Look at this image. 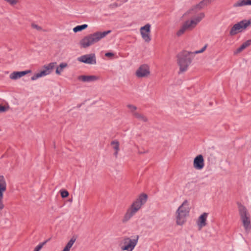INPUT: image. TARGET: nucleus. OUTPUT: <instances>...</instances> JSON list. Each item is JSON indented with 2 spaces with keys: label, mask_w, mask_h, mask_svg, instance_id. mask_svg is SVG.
<instances>
[{
  "label": "nucleus",
  "mask_w": 251,
  "mask_h": 251,
  "mask_svg": "<svg viewBox=\"0 0 251 251\" xmlns=\"http://www.w3.org/2000/svg\"><path fill=\"white\" fill-rule=\"evenodd\" d=\"M4 207V205L3 203L2 200H0V210H2Z\"/></svg>",
  "instance_id": "obj_33"
},
{
  "label": "nucleus",
  "mask_w": 251,
  "mask_h": 251,
  "mask_svg": "<svg viewBox=\"0 0 251 251\" xmlns=\"http://www.w3.org/2000/svg\"><path fill=\"white\" fill-rule=\"evenodd\" d=\"M133 116L142 122H145L148 121V118L144 115L138 112L137 113H134Z\"/></svg>",
  "instance_id": "obj_25"
},
{
  "label": "nucleus",
  "mask_w": 251,
  "mask_h": 251,
  "mask_svg": "<svg viewBox=\"0 0 251 251\" xmlns=\"http://www.w3.org/2000/svg\"><path fill=\"white\" fill-rule=\"evenodd\" d=\"M100 77L96 75H81L77 77V79L82 82H92L99 80Z\"/></svg>",
  "instance_id": "obj_13"
},
{
  "label": "nucleus",
  "mask_w": 251,
  "mask_h": 251,
  "mask_svg": "<svg viewBox=\"0 0 251 251\" xmlns=\"http://www.w3.org/2000/svg\"><path fill=\"white\" fill-rule=\"evenodd\" d=\"M47 243V241H45L42 243H40L34 249V251H40V250L43 248V246Z\"/></svg>",
  "instance_id": "obj_30"
},
{
  "label": "nucleus",
  "mask_w": 251,
  "mask_h": 251,
  "mask_svg": "<svg viewBox=\"0 0 251 251\" xmlns=\"http://www.w3.org/2000/svg\"><path fill=\"white\" fill-rule=\"evenodd\" d=\"M151 25L147 24L139 29L141 36L143 41L146 43H149L151 40Z\"/></svg>",
  "instance_id": "obj_10"
},
{
  "label": "nucleus",
  "mask_w": 251,
  "mask_h": 251,
  "mask_svg": "<svg viewBox=\"0 0 251 251\" xmlns=\"http://www.w3.org/2000/svg\"><path fill=\"white\" fill-rule=\"evenodd\" d=\"M251 25V18L244 19L234 24L229 30V35L231 36L242 32Z\"/></svg>",
  "instance_id": "obj_5"
},
{
  "label": "nucleus",
  "mask_w": 251,
  "mask_h": 251,
  "mask_svg": "<svg viewBox=\"0 0 251 251\" xmlns=\"http://www.w3.org/2000/svg\"><path fill=\"white\" fill-rule=\"evenodd\" d=\"M208 215V213L204 212L198 218L197 224L200 229L206 226V220Z\"/></svg>",
  "instance_id": "obj_15"
},
{
  "label": "nucleus",
  "mask_w": 251,
  "mask_h": 251,
  "mask_svg": "<svg viewBox=\"0 0 251 251\" xmlns=\"http://www.w3.org/2000/svg\"><path fill=\"white\" fill-rule=\"evenodd\" d=\"M239 214L241 220L247 232H249L251 229V223L249 215L248 214L246 208L240 205L239 207Z\"/></svg>",
  "instance_id": "obj_7"
},
{
  "label": "nucleus",
  "mask_w": 251,
  "mask_h": 251,
  "mask_svg": "<svg viewBox=\"0 0 251 251\" xmlns=\"http://www.w3.org/2000/svg\"><path fill=\"white\" fill-rule=\"evenodd\" d=\"M203 158H195L193 163L194 167L196 170H201L204 167Z\"/></svg>",
  "instance_id": "obj_18"
},
{
  "label": "nucleus",
  "mask_w": 251,
  "mask_h": 251,
  "mask_svg": "<svg viewBox=\"0 0 251 251\" xmlns=\"http://www.w3.org/2000/svg\"><path fill=\"white\" fill-rule=\"evenodd\" d=\"M204 14L201 13L197 16L192 18L190 19L186 20L183 24L188 29V30L191 31L194 29L198 24L202 20L204 17Z\"/></svg>",
  "instance_id": "obj_9"
},
{
  "label": "nucleus",
  "mask_w": 251,
  "mask_h": 251,
  "mask_svg": "<svg viewBox=\"0 0 251 251\" xmlns=\"http://www.w3.org/2000/svg\"><path fill=\"white\" fill-rule=\"evenodd\" d=\"M6 182L3 176H0V200H3V194L6 190Z\"/></svg>",
  "instance_id": "obj_16"
},
{
  "label": "nucleus",
  "mask_w": 251,
  "mask_h": 251,
  "mask_svg": "<svg viewBox=\"0 0 251 251\" xmlns=\"http://www.w3.org/2000/svg\"><path fill=\"white\" fill-rule=\"evenodd\" d=\"M31 73V70H27L21 72H13L9 75V78L12 80H16L21 78L24 75Z\"/></svg>",
  "instance_id": "obj_14"
},
{
  "label": "nucleus",
  "mask_w": 251,
  "mask_h": 251,
  "mask_svg": "<svg viewBox=\"0 0 251 251\" xmlns=\"http://www.w3.org/2000/svg\"><path fill=\"white\" fill-rule=\"evenodd\" d=\"M56 64V62H51L48 64V65H44L43 67V69L42 70H41L39 72L35 74L33 76H31V80L34 81L39 78L50 75L51 73Z\"/></svg>",
  "instance_id": "obj_8"
},
{
  "label": "nucleus",
  "mask_w": 251,
  "mask_h": 251,
  "mask_svg": "<svg viewBox=\"0 0 251 251\" xmlns=\"http://www.w3.org/2000/svg\"><path fill=\"white\" fill-rule=\"evenodd\" d=\"M251 5V0H238L233 4L234 8H238Z\"/></svg>",
  "instance_id": "obj_17"
},
{
  "label": "nucleus",
  "mask_w": 251,
  "mask_h": 251,
  "mask_svg": "<svg viewBox=\"0 0 251 251\" xmlns=\"http://www.w3.org/2000/svg\"><path fill=\"white\" fill-rule=\"evenodd\" d=\"M196 157H202V156L201 155H197Z\"/></svg>",
  "instance_id": "obj_35"
},
{
  "label": "nucleus",
  "mask_w": 251,
  "mask_h": 251,
  "mask_svg": "<svg viewBox=\"0 0 251 251\" xmlns=\"http://www.w3.org/2000/svg\"><path fill=\"white\" fill-rule=\"evenodd\" d=\"M88 27V25L87 24H84L80 25H77L73 28V31L75 33L77 32L81 31L85 29Z\"/></svg>",
  "instance_id": "obj_26"
},
{
  "label": "nucleus",
  "mask_w": 251,
  "mask_h": 251,
  "mask_svg": "<svg viewBox=\"0 0 251 251\" xmlns=\"http://www.w3.org/2000/svg\"><path fill=\"white\" fill-rule=\"evenodd\" d=\"M31 26L32 28L35 29L38 31H41L43 30V29L41 26L36 24V23H33L31 24Z\"/></svg>",
  "instance_id": "obj_28"
},
{
  "label": "nucleus",
  "mask_w": 251,
  "mask_h": 251,
  "mask_svg": "<svg viewBox=\"0 0 251 251\" xmlns=\"http://www.w3.org/2000/svg\"><path fill=\"white\" fill-rule=\"evenodd\" d=\"M76 240V237L75 236H73L61 251H70Z\"/></svg>",
  "instance_id": "obj_20"
},
{
  "label": "nucleus",
  "mask_w": 251,
  "mask_h": 251,
  "mask_svg": "<svg viewBox=\"0 0 251 251\" xmlns=\"http://www.w3.org/2000/svg\"><path fill=\"white\" fill-rule=\"evenodd\" d=\"M127 107L129 109L130 111L132 113L133 116L134 115V113H137L136 111L137 109V107L136 106L132 104H128L127 105Z\"/></svg>",
  "instance_id": "obj_27"
},
{
  "label": "nucleus",
  "mask_w": 251,
  "mask_h": 251,
  "mask_svg": "<svg viewBox=\"0 0 251 251\" xmlns=\"http://www.w3.org/2000/svg\"><path fill=\"white\" fill-rule=\"evenodd\" d=\"M147 199V194L143 193L140 195L126 209L122 219V223L126 224L128 222L146 203Z\"/></svg>",
  "instance_id": "obj_2"
},
{
  "label": "nucleus",
  "mask_w": 251,
  "mask_h": 251,
  "mask_svg": "<svg viewBox=\"0 0 251 251\" xmlns=\"http://www.w3.org/2000/svg\"><path fill=\"white\" fill-rule=\"evenodd\" d=\"M110 145L114 151L115 155H116L120 150V143L117 140H113L111 142Z\"/></svg>",
  "instance_id": "obj_21"
},
{
  "label": "nucleus",
  "mask_w": 251,
  "mask_h": 251,
  "mask_svg": "<svg viewBox=\"0 0 251 251\" xmlns=\"http://www.w3.org/2000/svg\"><path fill=\"white\" fill-rule=\"evenodd\" d=\"M187 30H188V29L183 24L181 26L176 32V35L177 37H180L183 35Z\"/></svg>",
  "instance_id": "obj_24"
},
{
  "label": "nucleus",
  "mask_w": 251,
  "mask_h": 251,
  "mask_svg": "<svg viewBox=\"0 0 251 251\" xmlns=\"http://www.w3.org/2000/svg\"><path fill=\"white\" fill-rule=\"evenodd\" d=\"M11 6H14L19 3V0H3Z\"/></svg>",
  "instance_id": "obj_29"
},
{
  "label": "nucleus",
  "mask_w": 251,
  "mask_h": 251,
  "mask_svg": "<svg viewBox=\"0 0 251 251\" xmlns=\"http://www.w3.org/2000/svg\"><path fill=\"white\" fill-rule=\"evenodd\" d=\"M151 74L150 66L146 64L140 65L136 70L135 75L138 78H147Z\"/></svg>",
  "instance_id": "obj_11"
},
{
  "label": "nucleus",
  "mask_w": 251,
  "mask_h": 251,
  "mask_svg": "<svg viewBox=\"0 0 251 251\" xmlns=\"http://www.w3.org/2000/svg\"><path fill=\"white\" fill-rule=\"evenodd\" d=\"M68 66V64L66 63H61L56 68L55 73L58 75H60L63 70Z\"/></svg>",
  "instance_id": "obj_22"
},
{
  "label": "nucleus",
  "mask_w": 251,
  "mask_h": 251,
  "mask_svg": "<svg viewBox=\"0 0 251 251\" xmlns=\"http://www.w3.org/2000/svg\"><path fill=\"white\" fill-rule=\"evenodd\" d=\"M114 54L111 52H107L105 54V56L106 57H112Z\"/></svg>",
  "instance_id": "obj_34"
},
{
  "label": "nucleus",
  "mask_w": 251,
  "mask_h": 251,
  "mask_svg": "<svg viewBox=\"0 0 251 251\" xmlns=\"http://www.w3.org/2000/svg\"><path fill=\"white\" fill-rule=\"evenodd\" d=\"M215 0H202L197 5V6L199 9H201L204 6L208 5Z\"/></svg>",
  "instance_id": "obj_23"
},
{
  "label": "nucleus",
  "mask_w": 251,
  "mask_h": 251,
  "mask_svg": "<svg viewBox=\"0 0 251 251\" xmlns=\"http://www.w3.org/2000/svg\"><path fill=\"white\" fill-rule=\"evenodd\" d=\"M61 196L62 198H66L69 196V193L66 190H62L60 191Z\"/></svg>",
  "instance_id": "obj_31"
},
{
  "label": "nucleus",
  "mask_w": 251,
  "mask_h": 251,
  "mask_svg": "<svg viewBox=\"0 0 251 251\" xmlns=\"http://www.w3.org/2000/svg\"><path fill=\"white\" fill-rule=\"evenodd\" d=\"M139 236L136 235L131 237H125L122 243L124 244L121 247V249L123 251H133L138 243Z\"/></svg>",
  "instance_id": "obj_6"
},
{
  "label": "nucleus",
  "mask_w": 251,
  "mask_h": 251,
  "mask_svg": "<svg viewBox=\"0 0 251 251\" xmlns=\"http://www.w3.org/2000/svg\"><path fill=\"white\" fill-rule=\"evenodd\" d=\"M190 209L189 202L185 200L175 212L176 223L177 225L182 226L186 222Z\"/></svg>",
  "instance_id": "obj_4"
},
{
  "label": "nucleus",
  "mask_w": 251,
  "mask_h": 251,
  "mask_svg": "<svg viewBox=\"0 0 251 251\" xmlns=\"http://www.w3.org/2000/svg\"><path fill=\"white\" fill-rule=\"evenodd\" d=\"M207 45H205L201 50H196L193 53H201L205 51ZM192 54L191 52L183 51L177 55L176 63L179 68L178 74H183L188 70L193 60Z\"/></svg>",
  "instance_id": "obj_1"
},
{
  "label": "nucleus",
  "mask_w": 251,
  "mask_h": 251,
  "mask_svg": "<svg viewBox=\"0 0 251 251\" xmlns=\"http://www.w3.org/2000/svg\"><path fill=\"white\" fill-rule=\"evenodd\" d=\"M111 30H107L103 32L97 31L92 34H89L83 37L79 41V46L81 48H87L99 42L107 35L111 33Z\"/></svg>",
  "instance_id": "obj_3"
},
{
  "label": "nucleus",
  "mask_w": 251,
  "mask_h": 251,
  "mask_svg": "<svg viewBox=\"0 0 251 251\" xmlns=\"http://www.w3.org/2000/svg\"><path fill=\"white\" fill-rule=\"evenodd\" d=\"M251 45V40H249L243 43L240 47L237 48L236 50L234 51V53L235 54H237L241 52H242L243 50H244L246 48H248Z\"/></svg>",
  "instance_id": "obj_19"
},
{
  "label": "nucleus",
  "mask_w": 251,
  "mask_h": 251,
  "mask_svg": "<svg viewBox=\"0 0 251 251\" xmlns=\"http://www.w3.org/2000/svg\"><path fill=\"white\" fill-rule=\"evenodd\" d=\"M77 60L81 63L89 65H95L97 63L96 55L94 53L86 54L79 56Z\"/></svg>",
  "instance_id": "obj_12"
},
{
  "label": "nucleus",
  "mask_w": 251,
  "mask_h": 251,
  "mask_svg": "<svg viewBox=\"0 0 251 251\" xmlns=\"http://www.w3.org/2000/svg\"><path fill=\"white\" fill-rule=\"evenodd\" d=\"M8 109V107L0 105V113L4 112Z\"/></svg>",
  "instance_id": "obj_32"
}]
</instances>
